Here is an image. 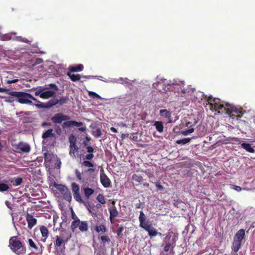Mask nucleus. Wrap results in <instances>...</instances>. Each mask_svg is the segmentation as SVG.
<instances>
[{
	"mask_svg": "<svg viewBox=\"0 0 255 255\" xmlns=\"http://www.w3.org/2000/svg\"><path fill=\"white\" fill-rule=\"evenodd\" d=\"M68 100L65 98H61L59 100H57V104H59L60 105H63L67 103Z\"/></svg>",
	"mask_w": 255,
	"mask_h": 255,
	"instance_id": "nucleus-43",
	"label": "nucleus"
},
{
	"mask_svg": "<svg viewBox=\"0 0 255 255\" xmlns=\"http://www.w3.org/2000/svg\"><path fill=\"white\" fill-rule=\"evenodd\" d=\"M49 87L47 85L44 87H39L38 89L35 92V95L37 96H39L41 98L43 99H48L50 97H53L55 95V92L52 90H48Z\"/></svg>",
	"mask_w": 255,
	"mask_h": 255,
	"instance_id": "nucleus-6",
	"label": "nucleus"
},
{
	"mask_svg": "<svg viewBox=\"0 0 255 255\" xmlns=\"http://www.w3.org/2000/svg\"><path fill=\"white\" fill-rule=\"evenodd\" d=\"M55 131L58 135H61L62 133V128L58 125H55Z\"/></svg>",
	"mask_w": 255,
	"mask_h": 255,
	"instance_id": "nucleus-45",
	"label": "nucleus"
},
{
	"mask_svg": "<svg viewBox=\"0 0 255 255\" xmlns=\"http://www.w3.org/2000/svg\"><path fill=\"white\" fill-rule=\"evenodd\" d=\"M170 247H171L170 243H168V244H166V245L164 247V251L166 252H167L168 251H169V250L170 248Z\"/></svg>",
	"mask_w": 255,
	"mask_h": 255,
	"instance_id": "nucleus-51",
	"label": "nucleus"
},
{
	"mask_svg": "<svg viewBox=\"0 0 255 255\" xmlns=\"http://www.w3.org/2000/svg\"><path fill=\"white\" fill-rule=\"evenodd\" d=\"M67 75L73 82L78 81L81 78V76L80 74H71L70 72H68Z\"/></svg>",
	"mask_w": 255,
	"mask_h": 255,
	"instance_id": "nucleus-22",
	"label": "nucleus"
},
{
	"mask_svg": "<svg viewBox=\"0 0 255 255\" xmlns=\"http://www.w3.org/2000/svg\"><path fill=\"white\" fill-rule=\"evenodd\" d=\"M81 221L80 219H77V220L73 221L71 224V229L73 232H74L75 229L77 228H79V224Z\"/></svg>",
	"mask_w": 255,
	"mask_h": 255,
	"instance_id": "nucleus-26",
	"label": "nucleus"
},
{
	"mask_svg": "<svg viewBox=\"0 0 255 255\" xmlns=\"http://www.w3.org/2000/svg\"><path fill=\"white\" fill-rule=\"evenodd\" d=\"M9 189L8 186L3 183H0V191L4 192L7 191Z\"/></svg>",
	"mask_w": 255,
	"mask_h": 255,
	"instance_id": "nucleus-37",
	"label": "nucleus"
},
{
	"mask_svg": "<svg viewBox=\"0 0 255 255\" xmlns=\"http://www.w3.org/2000/svg\"><path fill=\"white\" fill-rule=\"evenodd\" d=\"M11 39V36L8 34H6L2 36L1 39L4 41L9 40Z\"/></svg>",
	"mask_w": 255,
	"mask_h": 255,
	"instance_id": "nucleus-47",
	"label": "nucleus"
},
{
	"mask_svg": "<svg viewBox=\"0 0 255 255\" xmlns=\"http://www.w3.org/2000/svg\"><path fill=\"white\" fill-rule=\"evenodd\" d=\"M154 126L158 132H162L163 131V125L162 122L156 121Z\"/></svg>",
	"mask_w": 255,
	"mask_h": 255,
	"instance_id": "nucleus-23",
	"label": "nucleus"
},
{
	"mask_svg": "<svg viewBox=\"0 0 255 255\" xmlns=\"http://www.w3.org/2000/svg\"><path fill=\"white\" fill-rule=\"evenodd\" d=\"M160 112L161 114L164 113V115L166 117L169 118L171 116L170 112L168 111L167 110H161Z\"/></svg>",
	"mask_w": 255,
	"mask_h": 255,
	"instance_id": "nucleus-46",
	"label": "nucleus"
},
{
	"mask_svg": "<svg viewBox=\"0 0 255 255\" xmlns=\"http://www.w3.org/2000/svg\"><path fill=\"white\" fill-rule=\"evenodd\" d=\"M207 101L210 105V109L213 111H217L218 113H225L231 115L233 113L243 115L241 110L238 109L229 104L225 105L220 104V99L213 98L212 96L208 97Z\"/></svg>",
	"mask_w": 255,
	"mask_h": 255,
	"instance_id": "nucleus-1",
	"label": "nucleus"
},
{
	"mask_svg": "<svg viewBox=\"0 0 255 255\" xmlns=\"http://www.w3.org/2000/svg\"><path fill=\"white\" fill-rule=\"evenodd\" d=\"M144 172L147 175V176L149 178H151V177H154V175L153 173H149L147 171H144Z\"/></svg>",
	"mask_w": 255,
	"mask_h": 255,
	"instance_id": "nucleus-60",
	"label": "nucleus"
},
{
	"mask_svg": "<svg viewBox=\"0 0 255 255\" xmlns=\"http://www.w3.org/2000/svg\"><path fill=\"white\" fill-rule=\"evenodd\" d=\"M73 193L80 191L79 186L76 183H72L71 184Z\"/></svg>",
	"mask_w": 255,
	"mask_h": 255,
	"instance_id": "nucleus-35",
	"label": "nucleus"
},
{
	"mask_svg": "<svg viewBox=\"0 0 255 255\" xmlns=\"http://www.w3.org/2000/svg\"><path fill=\"white\" fill-rule=\"evenodd\" d=\"M9 95L17 98V101L21 104L33 105L31 100L40 103V101L33 97L31 94L24 92L12 91Z\"/></svg>",
	"mask_w": 255,
	"mask_h": 255,
	"instance_id": "nucleus-5",
	"label": "nucleus"
},
{
	"mask_svg": "<svg viewBox=\"0 0 255 255\" xmlns=\"http://www.w3.org/2000/svg\"><path fill=\"white\" fill-rule=\"evenodd\" d=\"M88 95L90 97H92L93 98H98V99H100L101 98V97L100 96V95H99L98 94H97L95 92H92V91H89L88 92Z\"/></svg>",
	"mask_w": 255,
	"mask_h": 255,
	"instance_id": "nucleus-40",
	"label": "nucleus"
},
{
	"mask_svg": "<svg viewBox=\"0 0 255 255\" xmlns=\"http://www.w3.org/2000/svg\"><path fill=\"white\" fill-rule=\"evenodd\" d=\"M54 185V187L57 190H58L61 194L65 192V191H67V189H68L67 186H66L65 185H63L62 184H59L55 183Z\"/></svg>",
	"mask_w": 255,
	"mask_h": 255,
	"instance_id": "nucleus-20",
	"label": "nucleus"
},
{
	"mask_svg": "<svg viewBox=\"0 0 255 255\" xmlns=\"http://www.w3.org/2000/svg\"><path fill=\"white\" fill-rule=\"evenodd\" d=\"M27 243L29 246V249L30 250H31V249H34L35 250H38V247L36 245L35 243L31 239H29L28 240Z\"/></svg>",
	"mask_w": 255,
	"mask_h": 255,
	"instance_id": "nucleus-29",
	"label": "nucleus"
},
{
	"mask_svg": "<svg viewBox=\"0 0 255 255\" xmlns=\"http://www.w3.org/2000/svg\"><path fill=\"white\" fill-rule=\"evenodd\" d=\"M52 125L51 123H48V122H43L42 123L41 126L43 127H44L45 126H51Z\"/></svg>",
	"mask_w": 255,
	"mask_h": 255,
	"instance_id": "nucleus-59",
	"label": "nucleus"
},
{
	"mask_svg": "<svg viewBox=\"0 0 255 255\" xmlns=\"http://www.w3.org/2000/svg\"><path fill=\"white\" fill-rule=\"evenodd\" d=\"M87 151L90 153H91L94 152V149L93 147L91 146H89L87 147Z\"/></svg>",
	"mask_w": 255,
	"mask_h": 255,
	"instance_id": "nucleus-54",
	"label": "nucleus"
},
{
	"mask_svg": "<svg viewBox=\"0 0 255 255\" xmlns=\"http://www.w3.org/2000/svg\"><path fill=\"white\" fill-rule=\"evenodd\" d=\"M71 217L73 221L77 220V219H79V218L75 214L74 212L72 211Z\"/></svg>",
	"mask_w": 255,
	"mask_h": 255,
	"instance_id": "nucleus-58",
	"label": "nucleus"
},
{
	"mask_svg": "<svg viewBox=\"0 0 255 255\" xmlns=\"http://www.w3.org/2000/svg\"><path fill=\"white\" fill-rule=\"evenodd\" d=\"M82 165L85 167H93L94 164L89 160L84 161Z\"/></svg>",
	"mask_w": 255,
	"mask_h": 255,
	"instance_id": "nucleus-41",
	"label": "nucleus"
},
{
	"mask_svg": "<svg viewBox=\"0 0 255 255\" xmlns=\"http://www.w3.org/2000/svg\"><path fill=\"white\" fill-rule=\"evenodd\" d=\"M232 140L235 142H239L240 141V139L237 137H232Z\"/></svg>",
	"mask_w": 255,
	"mask_h": 255,
	"instance_id": "nucleus-62",
	"label": "nucleus"
},
{
	"mask_svg": "<svg viewBox=\"0 0 255 255\" xmlns=\"http://www.w3.org/2000/svg\"><path fill=\"white\" fill-rule=\"evenodd\" d=\"M94 157V154L92 153H89L87 154L85 156V158L87 160H91Z\"/></svg>",
	"mask_w": 255,
	"mask_h": 255,
	"instance_id": "nucleus-53",
	"label": "nucleus"
},
{
	"mask_svg": "<svg viewBox=\"0 0 255 255\" xmlns=\"http://www.w3.org/2000/svg\"><path fill=\"white\" fill-rule=\"evenodd\" d=\"M191 140V138H184L182 139L177 140L176 142L178 144H185L189 143Z\"/></svg>",
	"mask_w": 255,
	"mask_h": 255,
	"instance_id": "nucleus-31",
	"label": "nucleus"
},
{
	"mask_svg": "<svg viewBox=\"0 0 255 255\" xmlns=\"http://www.w3.org/2000/svg\"><path fill=\"white\" fill-rule=\"evenodd\" d=\"M18 38V40L20 41H21V42H23L24 43H26L29 42V41L25 38H23L22 37H19Z\"/></svg>",
	"mask_w": 255,
	"mask_h": 255,
	"instance_id": "nucleus-52",
	"label": "nucleus"
},
{
	"mask_svg": "<svg viewBox=\"0 0 255 255\" xmlns=\"http://www.w3.org/2000/svg\"><path fill=\"white\" fill-rule=\"evenodd\" d=\"M40 231L42 237L44 238V239H42L41 241L43 242H45L48 237V230L46 227L44 226H42L40 228Z\"/></svg>",
	"mask_w": 255,
	"mask_h": 255,
	"instance_id": "nucleus-12",
	"label": "nucleus"
},
{
	"mask_svg": "<svg viewBox=\"0 0 255 255\" xmlns=\"http://www.w3.org/2000/svg\"><path fill=\"white\" fill-rule=\"evenodd\" d=\"M84 195L86 198H89V197L93 194L94 193V190L89 187H86L84 189Z\"/></svg>",
	"mask_w": 255,
	"mask_h": 255,
	"instance_id": "nucleus-25",
	"label": "nucleus"
},
{
	"mask_svg": "<svg viewBox=\"0 0 255 255\" xmlns=\"http://www.w3.org/2000/svg\"><path fill=\"white\" fill-rule=\"evenodd\" d=\"M93 134L95 137H99L102 135L101 130L100 128H97L93 132Z\"/></svg>",
	"mask_w": 255,
	"mask_h": 255,
	"instance_id": "nucleus-44",
	"label": "nucleus"
},
{
	"mask_svg": "<svg viewBox=\"0 0 255 255\" xmlns=\"http://www.w3.org/2000/svg\"><path fill=\"white\" fill-rule=\"evenodd\" d=\"M25 218L27 222L28 228L31 229L37 224V220L29 213H27Z\"/></svg>",
	"mask_w": 255,
	"mask_h": 255,
	"instance_id": "nucleus-10",
	"label": "nucleus"
},
{
	"mask_svg": "<svg viewBox=\"0 0 255 255\" xmlns=\"http://www.w3.org/2000/svg\"><path fill=\"white\" fill-rule=\"evenodd\" d=\"M93 229L97 233H105L107 231V229L105 225L101 224L96 225L93 227Z\"/></svg>",
	"mask_w": 255,
	"mask_h": 255,
	"instance_id": "nucleus-14",
	"label": "nucleus"
},
{
	"mask_svg": "<svg viewBox=\"0 0 255 255\" xmlns=\"http://www.w3.org/2000/svg\"><path fill=\"white\" fill-rule=\"evenodd\" d=\"M111 130L115 133L116 132H118V130H117V129L114 127H112L111 128Z\"/></svg>",
	"mask_w": 255,
	"mask_h": 255,
	"instance_id": "nucleus-64",
	"label": "nucleus"
},
{
	"mask_svg": "<svg viewBox=\"0 0 255 255\" xmlns=\"http://www.w3.org/2000/svg\"><path fill=\"white\" fill-rule=\"evenodd\" d=\"M245 230L244 229H240L236 234L234 238V240L242 242L243 239L245 237Z\"/></svg>",
	"mask_w": 255,
	"mask_h": 255,
	"instance_id": "nucleus-13",
	"label": "nucleus"
},
{
	"mask_svg": "<svg viewBox=\"0 0 255 255\" xmlns=\"http://www.w3.org/2000/svg\"><path fill=\"white\" fill-rule=\"evenodd\" d=\"M132 179L138 183H141L143 181V177L138 174H133L132 176Z\"/></svg>",
	"mask_w": 255,
	"mask_h": 255,
	"instance_id": "nucleus-27",
	"label": "nucleus"
},
{
	"mask_svg": "<svg viewBox=\"0 0 255 255\" xmlns=\"http://www.w3.org/2000/svg\"><path fill=\"white\" fill-rule=\"evenodd\" d=\"M79 230L82 232H86L88 231V224L86 221H81L79 224Z\"/></svg>",
	"mask_w": 255,
	"mask_h": 255,
	"instance_id": "nucleus-15",
	"label": "nucleus"
},
{
	"mask_svg": "<svg viewBox=\"0 0 255 255\" xmlns=\"http://www.w3.org/2000/svg\"><path fill=\"white\" fill-rule=\"evenodd\" d=\"M138 219L139 227L148 232V234L150 238L156 237L158 234H161L157 232L155 228L152 227V224L150 223L149 220L146 219L145 214L142 211H140Z\"/></svg>",
	"mask_w": 255,
	"mask_h": 255,
	"instance_id": "nucleus-4",
	"label": "nucleus"
},
{
	"mask_svg": "<svg viewBox=\"0 0 255 255\" xmlns=\"http://www.w3.org/2000/svg\"><path fill=\"white\" fill-rule=\"evenodd\" d=\"M94 171H95V169L92 167V168H90L88 169L86 171V172H87L92 173V172H94Z\"/></svg>",
	"mask_w": 255,
	"mask_h": 255,
	"instance_id": "nucleus-61",
	"label": "nucleus"
},
{
	"mask_svg": "<svg viewBox=\"0 0 255 255\" xmlns=\"http://www.w3.org/2000/svg\"><path fill=\"white\" fill-rule=\"evenodd\" d=\"M132 137H131V138L132 140H134L135 141H138L139 140L138 138L137 135H136V134L133 133V134H132Z\"/></svg>",
	"mask_w": 255,
	"mask_h": 255,
	"instance_id": "nucleus-55",
	"label": "nucleus"
},
{
	"mask_svg": "<svg viewBox=\"0 0 255 255\" xmlns=\"http://www.w3.org/2000/svg\"><path fill=\"white\" fill-rule=\"evenodd\" d=\"M64 243L63 239H61L59 236L56 237V240L55 242V246L57 247H60L62 244Z\"/></svg>",
	"mask_w": 255,
	"mask_h": 255,
	"instance_id": "nucleus-34",
	"label": "nucleus"
},
{
	"mask_svg": "<svg viewBox=\"0 0 255 255\" xmlns=\"http://www.w3.org/2000/svg\"><path fill=\"white\" fill-rule=\"evenodd\" d=\"M186 127L191 128L188 129L183 130L181 131V133L184 135H187L189 134L190 133L193 132L194 130V128H192V125H191V123L190 122H188L186 124Z\"/></svg>",
	"mask_w": 255,
	"mask_h": 255,
	"instance_id": "nucleus-16",
	"label": "nucleus"
},
{
	"mask_svg": "<svg viewBox=\"0 0 255 255\" xmlns=\"http://www.w3.org/2000/svg\"><path fill=\"white\" fill-rule=\"evenodd\" d=\"M49 88H51L54 90V91H57L58 90V87L55 84H50L47 86Z\"/></svg>",
	"mask_w": 255,
	"mask_h": 255,
	"instance_id": "nucleus-49",
	"label": "nucleus"
},
{
	"mask_svg": "<svg viewBox=\"0 0 255 255\" xmlns=\"http://www.w3.org/2000/svg\"><path fill=\"white\" fill-rule=\"evenodd\" d=\"M53 129L50 128V129H48V130H46L45 131H44L42 135V138L46 139L48 137H53L54 135V134L53 133Z\"/></svg>",
	"mask_w": 255,
	"mask_h": 255,
	"instance_id": "nucleus-19",
	"label": "nucleus"
},
{
	"mask_svg": "<svg viewBox=\"0 0 255 255\" xmlns=\"http://www.w3.org/2000/svg\"><path fill=\"white\" fill-rule=\"evenodd\" d=\"M57 104V99H52L45 103H41L35 104V106L39 108H50Z\"/></svg>",
	"mask_w": 255,
	"mask_h": 255,
	"instance_id": "nucleus-8",
	"label": "nucleus"
},
{
	"mask_svg": "<svg viewBox=\"0 0 255 255\" xmlns=\"http://www.w3.org/2000/svg\"><path fill=\"white\" fill-rule=\"evenodd\" d=\"M97 200L102 204L106 203L105 198L103 194H99L97 197Z\"/></svg>",
	"mask_w": 255,
	"mask_h": 255,
	"instance_id": "nucleus-33",
	"label": "nucleus"
},
{
	"mask_svg": "<svg viewBox=\"0 0 255 255\" xmlns=\"http://www.w3.org/2000/svg\"><path fill=\"white\" fill-rule=\"evenodd\" d=\"M100 181L102 185L105 188H108L111 186V180L104 173L103 169H101L100 170Z\"/></svg>",
	"mask_w": 255,
	"mask_h": 255,
	"instance_id": "nucleus-7",
	"label": "nucleus"
},
{
	"mask_svg": "<svg viewBox=\"0 0 255 255\" xmlns=\"http://www.w3.org/2000/svg\"><path fill=\"white\" fill-rule=\"evenodd\" d=\"M154 184L158 190H162L163 189V186L160 184L159 182H156Z\"/></svg>",
	"mask_w": 255,
	"mask_h": 255,
	"instance_id": "nucleus-48",
	"label": "nucleus"
},
{
	"mask_svg": "<svg viewBox=\"0 0 255 255\" xmlns=\"http://www.w3.org/2000/svg\"><path fill=\"white\" fill-rule=\"evenodd\" d=\"M18 81V79H15L11 80H7L6 82V83L7 84H12V83H15Z\"/></svg>",
	"mask_w": 255,
	"mask_h": 255,
	"instance_id": "nucleus-57",
	"label": "nucleus"
},
{
	"mask_svg": "<svg viewBox=\"0 0 255 255\" xmlns=\"http://www.w3.org/2000/svg\"><path fill=\"white\" fill-rule=\"evenodd\" d=\"M241 147L249 152H255V149L251 146V144L248 143H242L241 144Z\"/></svg>",
	"mask_w": 255,
	"mask_h": 255,
	"instance_id": "nucleus-18",
	"label": "nucleus"
},
{
	"mask_svg": "<svg viewBox=\"0 0 255 255\" xmlns=\"http://www.w3.org/2000/svg\"><path fill=\"white\" fill-rule=\"evenodd\" d=\"M74 199L77 202L81 203H83V201L81 196L80 191L79 192H74L73 193Z\"/></svg>",
	"mask_w": 255,
	"mask_h": 255,
	"instance_id": "nucleus-30",
	"label": "nucleus"
},
{
	"mask_svg": "<svg viewBox=\"0 0 255 255\" xmlns=\"http://www.w3.org/2000/svg\"><path fill=\"white\" fill-rule=\"evenodd\" d=\"M8 247L16 255H24L26 253V248L24 243L17 236H12L9 238Z\"/></svg>",
	"mask_w": 255,
	"mask_h": 255,
	"instance_id": "nucleus-3",
	"label": "nucleus"
},
{
	"mask_svg": "<svg viewBox=\"0 0 255 255\" xmlns=\"http://www.w3.org/2000/svg\"><path fill=\"white\" fill-rule=\"evenodd\" d=\"M84 69L83 65L82 64H78L74 66H70L69 67V70L71 72H75L82 71Z\"/></svg>",
	"mask_w": 255,
	"mask_h": 255,
	"instance_id": "nucleus-17",
	"label": "nucleus"
},
{
	"mask_svg": "<svg viewBox=\"0 0 255 255\" xmlns=\"http://www.w3.org/2000/svg\"><path fill=\"white\" fill-rule=\"evenodd\" d=\"M22 178L21 177H18L15 179L14 183L13 185L14 186H18L20 185L22 182Z\"/></svg>",
	"mask_w": 255,
	"mask_h": 255,
	"instance_id": "nucleus-42",
	"label": "nucleus"
},
{
	"mask_svg": "<svg viewBox=\"0 0 255 255\" xmlns=\"http://www.w3.org/2000/svg\"><path fill=\"white\" fill-rule=\"evenodd\" d=\"M102 243L105 245L106 243L109 244L111 242L110 238L107 235H102L99 237Z\"/></svg>",
	"mask_w": 255,
	"mask_h": 255,
	"instance_id": "nucleus-28",
	"label": "nucleus"
},
{
	"mask_svg": "<svg viewBox=\"0 0 255 255\" xmlns=\"http://www.w3.org/2000/svg\"><path fill=\"white\" fill-rule=\"evenodd\" d=\"M75 174H76V176L77 179L79 180H81L82 179L81 174L80 172L78 169L75 170Z\"/></svg>",
	"mask_w": 255,
	"mask_h": 255,
	"instance_id": "nucleus-50",
	"label": "nucleus"
},
{
	"mask_svg": "<svg viewBox=\"0 0 255 255\" xmlns=\"http://www.w3.org/2000/svg\"><path fill=\"white\" fill-rule=\"evenodd\" d=\"M125 227L123 226H121L119 227L118 231H117V236L120 238H122L123 237V234L122 232L124 230Z\"/></svg>",
	"mask_w": 255,
	"mask_h": 255,
	"instance_id": "nucleus-36",
	"label": "nucleus"
},
{
	"mask_svg": "<svg viewBox=\"0 0 255 255\" xmlns=\"http://www.w3.org/2000/svg\"><path fill=\"white\" fill-rule=\"evenodd\" d=\"M233 188L238 192H240L242 190V188L240 186H238L237 185H233Z\"/></svg>",
	"mask_w": 255,
	"mask_h": 255,
	"instance_id": "nucleus-56",
	"label": "nucleus"
},
{
	"mask_svg": "<svg viewBox=\"0 0 255 255\" xmlns=\"http://www.w3.org/2000/svg\"><path fill=\"white\" fill-rule=\"evenodd\" d=\"M16 149L19 152L28 153L30 150V147L27 143L20 142L16 145Z\"/></svg>",
	"mask_w": 255,
	"mask_h": 255,
	"instance_id": "nucleus-9",
	"label": "nucleus"
},
{
	"mask_svg": "<svg viewBox=\"0 0 255 255\" xmlns=\"http://www.w3.org/2000/svg\"><path fill=\"white\" fill-rule=\"evenodd\" d=\"M78 147L76 145V144L70 145V154H73L74 155L75 152L78 151Z\"/></svg>",
	"mask_w": 255,
	"mask_h": 255,
	"instance_id": "nucleus-32",
	"label": "nucleus"
},
{
	"mask_svg": "<svg viewBox=\"0 0 255 255\" xmlns=\"http://www.w3.org/2000/svg\"><path fill=\"white\" fill-rule=\"evenodd\" d=\"M109 211L110 212V220L113 223L114 219L118 216L119 213L115 206L109 207Z\"/></svg>",
	"mask_w": 255,
	"mask_h": 255,
	"instance_id": "nucleus-11",
	"label": "nucleus"
},
{
	"mask_svg": "<svg viewBox=\"0 0 255 255\" xmlns=\"http://www.w3.org/2000/svg\"><path fill=\"white\" fill-rule=\"evenodd\" d=\"M242 242L234 240L232 249L235 252H237L241 248Z\"/></svg>",
	"mask_w": 255,
	"mask_h": 255,
	"instance_id": "nucleus-21",
	"label": "nucleus"
},
{
	"mask_svg": "<svg viewBox=\"0 0 255 255\" xmlns=\"http://www.w3.org/2000/svg\"><path fill=\"white\" fill-rule=\"evenodd\" d=\"M128 134H126V133H123L121 135V138L122 139H124L126 137H128Z\"/></svg>",
	"mask_w": 255,
	"mask_h": 255,
	"instance_id": "nucleus-63",
	"label": "nucleus"
},
{
	"mask_svg": "<svg viewBox=\"0 0 255 255\" xmlns=\"http://www.w3.org/2000/svg\"><path fill=\"white\" fill-rule=\"evenodd\" d=\"M69 141L70 143V145L76 144V138L74 135L71 134L69 137Z\"/></svg>",
	"mask_w": 255,
	"mask_h": 255,
	"instance_id": "nucleus-38",
	"label": "nucleus"
},
{
	"mask_svg": "<svg viewBox=\"0 0 255 255\" xmlns=\"http://www.w3.org/2000/svg\"><path fill=\"white\" fill-rule=\"evenodd\" d=\"M63 196V198L68 202H70L72 200V196L70 191L69 189L65 191L62 194Z\"/></svg>",
	"mask_w": 255,
	"mask_h": 255,
	"instance_id": "nucleus-24",
	"label": "nucleus"
},
{
	"mask_svg": "<svg viewBox=\"0 0 255 255\" xmlns=\"http://www.w3.org/2000/svg\"><path fill=\"white\" fill-rule=\"evenodd\" d=\"M70 117L66 115H64L62 113L56 114L51 118V121L55 124H61L65 121L61 125L62 128L65 129L68 128L73 127H80L83 126L82 122H78L75 121H70Z\"/></svg>",
	"mask_w": 255,
	"mask_h": 255,
	"instance_id": "nucleus-2",
	"label": "nucleus"
},
{
	"mask_svg": "<svg viewBox=\"0 0 255 255\" xmlns=\"http://www.w3.org/2000/svg\"><path fill=\"white\" fill-rule=\"evenodd\" d=\"M182 203V201L180 199H174L173 200V204L174 207L178 208L180 207V204H181Z\"/></svg>",
	"mask_w": 255,
	"mask_h": 255,
	"instance_id": "nucleus-39",
	"label": "nucleus"
}]
</instances>
